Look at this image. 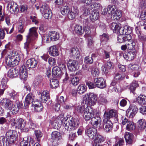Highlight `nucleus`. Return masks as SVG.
I'll use <instances>...</instances> for the list:
<instances>
[{"instance_id": "nucleus-1", "label": "nucleus", "mask_w": 146, "mask_h": 146, "mask_svg": "<svg viewBox=\"0 0 146 146\" xmlns=\"http://www.w3.org/2000/svg\"><path fill=\"white\" fill-rule=\"evenodd\" d=\"M77 111L83 113L84 118L86 120H89L94 116L95 113L94 110H93L90 106L85 104L79 106L77 108Z\"/></svg>"}, {"instance_id": "nucleus-2", "label": "nucleus", "mask_w": 146, "mask_h": 146, "mask_svg": "<svg viewBox=\"0 0 146 146\" xmlns=\"http://www.w3.org/2000/svg\"><path fill=\"white\" fill-rule=\"evenodd\" d=\"M37 29L33 27L29 29V32L27 36V41L24 44L25 48L27 52H28L32 45L33 40L35 39L37 36L36 32Z\"/></svg>"}, {"instance_id": "nucleus-3", "label": "nucleus", "mask_w": 146, "mask_h": 146, "mask_svg": "<svg viewBox=\"0 0 146 146\" xmlns=\"http://www.w3.org/2000/svg\"><path fill=\"white\" fill-rule=\"evenodd\" d=\"M79 124L78 120L72 118L69 119L68 121H66L64 124V126L66 129L70 132L76 129Z\"/></svg>"}, {"instance_id": "nucleus-4", "label": "nucleus", "mask_w": 146, "mask_h": 146, "mask_svg": "<svg viewBox=\"0 0 146 146\" xmlns=\"http://www.w3.org/2000/svg\"><path fill=\"white\" fill-rule=\"evenodd\" d=\"M97 95L93 93L86 94L84 97V101H85V104L94 105L97 102Z\"/></svg>"}, {"instance_id": "nucleus-5", "label": "nucleus", "mask_w": 146, "mask_h": 146, "mask_svg": "<svg viewBox=\"0 0 146 146\" xmlns=\"http://www.w3.org/2000/svg\"><path fill=\"white\" fill-rule=\"evenodd\" d=\"M17 57L16 58H14L11 56V55H8L5 59L7 64L11 67L18 65L20 61V57L19 55H18Z\"/></svg>"}, {"instance_id": "nucleus-6", "label": "nucleus", "mask_w": 146, "mask_h": 146, "mask_svg": "<svg viewBox=\"0 0 146 146\" xmlns=\"http://www.w3.org/2000/svg\"><path fill=\"white\" fill-rule=\"evenodd\" d=\"M11 125L17 129H22L25 125V122L21 118L16 119L13 118L11 119Z\"/></svg>"}, {"instance_id": "nucleus-7", "label": "nucleus", "mask_w": 146, "mask_h": 146, "mask_svg": "<svg viewBox=\"0 0 146 146\" xmlns=\"http://www.w3.org/2000/svg\"><path fill=\"white\" fill-rule=\"evenodd\" d=\"M17 135V133L14 130H8L6 134V137L7 141H8L11 144L13 143L15 141Z\"/></svg>"}, {"instance_id": "nucleus-8", "label": "nucleus", "mask_w": 146, "mask_h": 146, "mask_svg": "<svg viewBox=\"0 0 146 146\" xmlns=\"http://www.w3.org/2000/svg\"><path fill=\"white\" fill-rule=\"evenodd\" d=\"M109 10H111V18L114 20H117L121 16V12L116 9L114 6H110Z\"/></svg>"}, {"instance_id": "nucleus-9", "label": "nucleus", "mask_w": 146, "mask_h": 146, "mask_svg": "<svg viewBox=\"0 0 146 146\" xmlns=\"http://www.w3.org/2000/svg\"><path fill=\"white\" fill-rule=\"evenodd\" d=\"M129 69L131 70L134 76L137 77L140 74V71L141 70L140 66L137 64H130L128 65Z\"/></svg>"}, {"instance_id": "nucleus-10", "label": "nucleus", "mask_w": 146, "mask_h": 146, "mask_svg": "<svg viewBox=\"0 0 146 146\" xmlns=\"http://www.w3.org/2000/svg\"><path fill=\"white\" fill-rule=\"evenodd\" d=\"M138 109L137 106L134 105H131L126 111V113L129 117L132 118L137 113Z\"/></svg>"}, {"instance_id": "nucleus-11", "label": "nucleus", "mask_w": 146, "mask_h": 146, "mask_svg": "<svg viewBox=\"0 0 146 146\" xmlns=\"http://www.w3.org/2000/svg\"><path fill=\"white\" fill-rule=\"evenodd\" d=\"M62 138L60 132L54 131L52 133L51 139L53 140L52 143L54 145H58L59 141Z\"/></svg>"}, {"instance_id": "nucleus-12", "label": "nucleus", "mask_w": 146, "mask_h": 146, "mask_svg": "<svg viewBox=\"0 0 146 146\" xmlns=\"http://www.w3.org/2000/svg\"><path fill=\"white\" fill-rule=\"evenodd\" d=\"M103 128L104 130L107 132H108L112 129L113 124L109 119L104 118Z\"/></svg>"}, {"instance_id": "nucleus-13", "label": "nucleus", "mask_w": 146, "mask_h": 146, "mask_svg": "<svg viewBox=\"0 0 146 146\" xmlns=\"http://www.w3.org/2000/svg\"><path fill=\"white\" fill-rule=\"evenodd\" d=\"M94 81L96 87L98 88H104L106 86L105 82L102 78H95Z\"/></svg>"}, {"instance_id": "nucleus-14", "label": "nucleus", "mask_w": 146, "mask_h": 146, "mask_svg": "<svg viewBox=\"0 0 146 146\" xmlns=\"http://www.w3.org/2000/svg\"><path fill=\"white\" fill-rule=\"evenodd\" d=\"M117 114L115 110H111L108 112L105 111L104 115V118L105 119L109 120L113 117L116 118L117 117Z\"/></svg>"}, {"instance_id": "nucleus-15", "label": "nucleus", "mask_w": 146, "mask_h": 146, "mask_svg": "<svg viewBox=\"0 0 146 146\" xmlns=\"http://www.w3.org/2000/svg\"><path fill=\"white\" fill-rule=\"evenodd\" d=\"M86 133L90 139H94L97 134V129L94 128H90L86 131Z\"/></svg>"}, {"instance_id": "nucleus-16", "label": "nucleus", "mask_w": 146, "mask_h": 146, "mask_svg": "<svg viewBox=\"0 0 146 146\" xmlns=\"http://www.w3.org/2000/svg\"><path fill=\"white\" fill-rule=\"evenodd\" d=\"M1 104L7 110H9L13 106V103L11 100L6 98L3 99L0 102Z\"/></svg>"}, {"instance_id": "nucleus-17", "label": "nucleus", "mask_w": 146, "mask_h": 146, "mask_svg": "<svg viewBox=\"0 0 146 146\" xmlns=\"http://www.w3.org/2000/svg\"><path fill=\"white\" fill-rule=\"evenodd\" d=\"M34 96L32 93H29L27 95L26 97L25 101L24 103V108H27L29 105L33 103V101Z\"/></svg>"}, {"instance_id": "nucleus-18", "label": "nucleus", "mask_w": 146, "mask_h": 146, "mask_svg": "<svg viewBox=\"0 0 146 146\" xmlns=\"http://www.w3.org/2000/svg\"><path fill=\"white\" fill-rule=\"evenodd\" d=\"M101 120L100 117L98 116H96L94 114V116L91 119V123L92 125L95 127H99L100 125Z\"/></svg>"}, {"instance_id": "nucleus-19", "label": "nucleus", "mask_w": 146, "mask_h": 146, "mask_svg": "<svg viewBox=\"0 0 146 146\" xmlns=\"http://www.w3.org/2000/svg\"><path fill=\"white\" fill-rule=\"evenodd\" d=\"M111 29L113 30L114 32H118L121 34L122 28L121 25L120 23H112L111 26Z\"/></svg>"}, {"instance_id": "nucleus-20", "label": "nucleus", "mask_w": 146, "mask_h": 146, "mask_svg": "<svg viewBox=\"0 0 146 146\" xmlns=\"http://www.w3.org/2000/svg\"><path fill=\"white\" fill-rule=\"evenodd\" d=\"M135 55V51L131 50L125 53L123 57L126 60L130 61L134 59Z\"/></svg>"}, {"instance_id": "nucleus-21", "label": "nucleus", "mask_w": 146, "mask_h": 146, "mask_svg": "<svg viewBox=\"0 0 146 146\" xmlns=\"http://www.w3.org/2000/svg\"><path fill=\"white\" fill-rule=\"evenodd\" d=\"M77 62L74 60L70 59L67 64L68 69L70 71H75L77 69Z\"/></svg>"}, {"instance_id": "nucleus-22", "label": "nucleus", "mask_w": 146, "mask_h": 146, "mask_svg": "<svg viewBox=\"0 0 146 146\" xmlns=\"http://www.w3.org/2000/svg\"><path fill=\"white\" fill-rule=\"evenodd\" d=\"M70 55L74 58L78 59L80 56V52L77 48H72L70 50Z\"/></svg>"}, {"instance_id": "nucleus-23", "label": "nucleus", "mask_w": 146, "mask_h": 146, "mask_svg": "<svg viewBox=\"0 0 146 146\" xmlns=\"http://www.w3.org/2000/svg\"><path fill=\"white\" fill-rule=\"evenodd\" d=\"M48 52L49 54L53 56H56L59 55L58 49L55 46H52L50 47Z\"/></svg>"}, {"instance_id": "nucleus-24", "label": "nucleus", "mask_w": 146, "mask_h": 146, "mask_svg": "<svg viewBox=\"0 0 146 146\" xmlns=\"http://www.w3.org/2000/svg\"><path fill=\"white\" fill-rule=\"evenodd\" d=\"M37 64V61L34 58L28 60L26 62V65L29 68H34L36 67Z\"/></svg>"}, {"instance_id": "nucleus-25", "label": "nucleus", "mask_w": 146, "mask_h": 146, "mask_svg": "<svg viewBox=\"0 0 146 146\" xmlns=\"http://www.w3.org/2000/svg\"><path fill=\"white\" fill-rule=\"evenodd\" d=\"M19 70L16 68L9 70L7 73V76L10 78H13L19 75Z\"/></svg>"}, {"instance_id": "nucleus-26", "label": "nucleus", "mask_w": 146, "mask_h": 146, "mask_svg": "<svg viewBox=\"0 0 146 146\" xmlns=\"http://www.w3.org/2000/svg\"><path fill=\"white\" fill-rule=\"evenodd\" d=\"M52 75H54L56 78L59 77L62 74V71L58 66H55L52 68Z\"/></svg>"}, {"instance_id": "nucleus-27", "label": "nucleus", "mask_w": 146, "mask_h": 146, "mask_svg": "<svg viewBox=\"0 0 146 146\" xmlns=\"http://www.w3.org/2000/svg\"><path fill=\"white\" fill-rule=\"evenodd\" d=\"M138 127L139 129L141 130H145L146 133V123L145 122V120L141 119L139 120L137 122Z\"/></svg>"}, {"instance_id": "nucleus-28", "label": "nucleus", "mask_w": 146, "mask_h": 146, "mask_svg": "<svg viewBox=\"0 0 146 146\" xmlns=\"http://www.w3.org/2000/svg\"><path fill=\"white\" fill-rule=\"evenodd\" d=\"M133 135L132 133L128 132H126L125 135V138L127 143L131 144L133 142Z\"/></svg>"}, {"instance_id": "nucleus-29", "label": "nucleus", "mask_w": 146, "mask_h": 146, "mask_svg": "<svg viewBox=\"0 0 146 146\" xmlns=\"http://www.w3.org/2000/svg\"><path fill=\"white\" fill-rule=\"evenodd\" d=\"M41 101L42 102L46 103L48 99L50 98L49 93L47 91H44L41 94Z\"/></svg>"}, {"instance_id": "nucleus-30", "label": "nucleus", "mask_w": 146, "mask_h": 146, "mask_svg": "<svg viewBox=\"0 0 146 146\" xmlns=\"http://www.w3.org/2000/svg\"><path fill=\"white\" fill-rule=\"evenodd\" d=\"M50 40L52 41H55L58 39L59 36L58 33L55 31L50 32L49 33Z\"/></svg>"}, {"instance_id": "nucleus-31", "label": "nucleus", "mask_w": 146, "mask_h": 146, "mask_svg": "<svg viewBox=\"0 0 146 146\" xmlns=\"http://www.w3.org/2000/svg\"><path fill=\"white\" fill-rule=\"evenodd\" d=\"M138 103L141 105H146V96L140 94L137 98Z\"/></svg>"}, {"instance_id": "nucleus-32", "label": "nucleus", "mask_w": 146, "mask_h": 146, "mask_svg": "<svg viewBox=\"0 0 146 146\" xmlns=\"http://www.w3.org/2000/svg\"><path fill=\"white\" fill-rule=\"evenodd\" d=\"M78 10L75 7H73L71 8L70 11H69L67 13L68 18L70 19H73L75 17V14L78 12Z\"/></svg>"}, {"instance_id": "nucleus-33", "label": "nucleus", "mask_w": 146, "mask_h": 146, "mask_svg": "<svg viewBox=\"0 0 146 146\" xmlns=\"http://www.w3.org/2000/svg\"><path fill=\"white\" fill-rule=\"evenodd\" d=\"M70 84H71L74 86H76L78 83L79 79L74 76H70Z\"/></svg>"}, {"instance_id": "nucleus-34", "label": "nucleus", "mask_w": 146, "mask_h": 146, "mask_svg": "<svg viewBox=\"0 0 146 146\" xmlns=\"http://www.w3.org/2000/svg\"><path fill=\"white\" fill-rule=\"evenodd\" d=\"M112 64L113 63L111 62H108L104 66H102V71L104 72H106L108 69H110L112 67Z\"/></svg>"}, {"instance_id": "nucleus-35", "label": "nucleus", "mask_w": 146, "mask_h": 146, "mask_svg": "<svg viewBox=\"0 0 146 146\" xmlns=\"http://www.w3.org/2000/svg\"><path fill=\"white\" fill-rule=\"evenodd\" d=\"M11 144L9 143L6 139L3 136L0 137V146H9Z\"/></svg>"}, {"instance_id": "nucleus-36", "label": "nucleus", "mask_w": 146, "mask_h": 146, "mask_svg": "<svg viewBox=\"0 0 146 146\" xmlns=\"http://www.w3.org/2000/svg\"><path fill=\"white\" fill-rule=\"evenodd\" d=\"M94 140L95 143H100L104 141V138L102 135L97 134Z\"/></svg>"}, {"instance_id": "nucleus-37", "label": "nucleus", "mask_w": 146, "mask_h": 146, "mask_svg": "<svg viewBox=\"0 0 146 146\" xmlns=\"http://www.w3.org/2000/svg\"><path fill=\"white\" fill-rule=\"evenodd\" d=\"M99 17V13L98 12L93 11L90 16V19L92 21H94L97 20Z\"/></svg>"}, {"instance_id": "nucleus-38", "label": "nucleus", "mask_w": 146, "mask_h": 146, "mask_svg": "<svg viewBox=\"0 0 146 146\" xmlns=\"http://www.w3.org/2000/svg\"><path fill=\"white\" fill-rule=\"evenodd\" d=\"M59 84V82L57 79H52L50 80V87L52 88H57Z\"/></svg>"}, {"instance_id": "nucleus-39", "label": "nucleus", "mask_w": 146, "mask_h": 146, "mask_svg": "<svg viewBox=\"0 0 146 146\" xmlns=\"http://www.w3.org/2000/svg\"><path fill=\"white\" fill-rule=\"evenodd\" d=\"M74 30L77 34L82 35L84 32V29L82 27L79 25H76L75 27Z\"/></svg>"}, {"instance_id": "nucleus-40", "label": "nucleus", "mask_w": 146, "mask_h": 146, "mask_svg": "<svg viewBox=\"0 0 146 146\" xmlns=\"http://www.w3.org/2000/svg\"><path fill=\"white\" fill-rule=\"evenodd\" d=\"M7 79L5 77L2 79L1 86L2 88V89L4 91L8 87V86L7 85Z\"/></svg>"}, {"instance_id": "nucleus-41", "label": "nucleus", "mask_w": 146, "mask_h": 146, "mask_svg": "<svg viewBox=\"0 0 146 146\" xmlns=\"http://www.w3.org/2000/svg\"><path fill=\"white\" fill-rule=\"evenodd\" d=\"M40 11L42 13H46L48 10H50L49 9V6L46 3H43L42 6L40 7Z\"/></svg>"}, {"instance_id": "nucleus-42", "label": "nucleus", "mask_w": 146, "mask_h": 146, "mask_svg": "<svg viewBox=\"0 0 146 146\" xmlns=\"http://www.w3.org/2000/svg\"><path fill=\"white\" fill-rule=\"evenodd\" d=\"M86 87L85 85H80L78 87L77 92L79 94H82L86 91Z\"/></svg>"}, {"instance_id": "nucleus-43", "label": "nucleus", "mask_w": 146, "mask_h": 146, "mask_svg": "<svg viewBox=\"0 0 146 146\" xmlns=\"http://www.w3.org/2000/svg\"><path fill=\"white\" fill-rule=\"evenodd\" d=\"M34 134L37 141L38 142H40L43 135L42 133L40 131L38 130L35 131Z\"/></svg>"}, {"instance_id": "nucleus-44", "label": "nucleus", "mask_w": 146, "mask_h": 146, "mask_svg": "<svg viewBox=\"0 0 146 146\" xmlns=\"http://www.w3.org/2000/svg\"><path fill=\"white\" fill-rule=\"evenodd\" d=\"M60 11L62 15H66L68 12L70 11V7L67 6L62 7L60 9Z\"/></svg>"}, {"instance_id": "nucleus-45", "label": "nucleus", "mask_w": 146, "mask_h": 146, "mask_svg": "<svg viewBox=\"0 0 146 146\" xmlns=\"http://www.w3.org/2000/svg\"><path fill=\"white\" fill-rule=\"evenodd\" d=\"M42 77L40 76L36 77L33 82V84L35 86H37L41 84L42 81Z\"/></svg>"}, {"instance_id": "nucleus-46", "label": "nucleus", "mask_w": 146, "mask_h": 146, "mask_svg": "<svg viewBox=\"0 0 146 146\" xmlns=\"http://www.w3.org/2000/svg\"><path fill=\"white\" fill-rule=\"evenodd\" d=\"M124 143L123 138H117L116 139L115 146H122Z\"/></svg>"}, {"instance_id": "nucleus-47", "label": "nucleus", "mask_w": 146, "mask_h": 146, "mask_svg": "<svg viewBox=\"0 0 146 146\" xmlns=\"http://www.w3.org/2000/svg\"><path fill=\"white\" fill-rule=\"evenodd\" d=\"M126 28H125L123 29L122 28V32L121 33L122 35H124V34H129L131 33L132 32V29L129 26H127L126 27Z\"/></svg>"}, {"instance_id": "nucleus-48", "label": "nucleus", "mask_w": 146, "mask_h": 146, "mask_svg": "<svg viewBox=\"0 0 146 146\" xmlns=\"http://www.w3.org/2000/svg\"><path fill=\"white\" fill-rule=\"evenodd\" d=\"M135 129V125L134 123L130 121L128 122L127 125L126 129L128 130H131L134 129Z\"/></svg>"}, {"instance_id": "nucleus-49", "label": "nucleus", "mask_w": 146, "mask_h": 146, "mask_svg": "<svg viewBox=\"0 0 146 146\" xmlns=\"http://www.w3.org/2000/svg\"><path fill=\"white\" fill-rule=\"evenodd\" d=\"M125 77V75L123 73H117L115 74L114 78L117 81L122 80Z\"/></svg>"}, {"instance_id": "nucleus-50", "label": "nucleus", "mask_w": 146, "mask_h": 146, "mask_svg": "<svg viewBox=\"0 0 146 146\" xmlns=\"http://www.w3.org/2000/svg\"><path fill=\"white\" fill-rule=\"evenodd\" d=\"M127 47V49L129 50H131L134 51L135 50L134 47L135 45V43L133 41H130L129 43L126 44Z\"/></svg>"}, {"instance_id": "nucleus-51", "label": "nucleus", "mask_w": 146, "mask_h": 146, "mask_svg": "<svg viewBox=\"0 0 146 146\" xmlns=\"http://www.w3.org/2000/svg\"><path fill=\"white\" fill-rule=\"evenodd\" d=\"M43 16L46 19H50L52 15V13L51 10H48L46 13L42 14Z\"/></svg>"}, {"instance_id": "nucleus-52", "label": "nucleus", "mask_w": 146, "mask_h": 146, "mask_svg": "<svg viewBox=\"0 0 146 146\" xmlns=\"http://www.w3.org/2000/svg\"><path fill=\"white\" fill-rule=\"evenodd\" d=\"M138 86V84L137 82L133 81L130 85L129 89L131 91L133 92L135 90L136 88Z\"/></svg>"}, {"instance_id": "nucleus-53", "label": "nucleus", "mask_w": 146, "mask_h": 146, "mask_svg": "<svg viewBox=\"0 0 146 146\" xmlns=\"http://www.w3.org/2000/svg\"><path fill=\"white\" fill-rule=\"evenodd\" d=\"M100 40L102 42H106L109 38L108 36L106 34L104 33L102 35L100 36Z\"/></svg>"}, {"instance_id": "nucleus-54", "label": "nucleus", "mask_w": 146, "mask_h": 146, "mask_svg": "<svg viewBox=\"0 0 146 146\" xmlns=\"http://www.w3.org/2000/svg\"><path fill=\"white\" fill-rule=\"evenodd\" d=\"M11 112L13 114H17L19 111V110L18 108L15 105H13L12 106H11L10 109H9Z\"/></svg>"}, {"instance_id": "nucleus-55", "label": "nucleus", "mask_w": 146, "mask_h": 146, "mask_svg": "<svg viewBox=\"0 0 146 146\" xmlns=\"http://www.w3.org/2000/svg\"><path fill=\"white\" fill-rule=\"evenodd\" d=\"M33 105H34L35 110V111L37 112H40L43 109V107L40 104L38 105H34L33 104Z\"/></svg>"}, {"instance_id": "nucleus-56", "label": "nucleus", "mask_w": 146, "mask_h": 146, "mask_svg": "<svg viewBox=\"0 0 146 146\" xmlns=\"http://www.w3.org/2000/svg\"><path fill=\"white\" fill-rule=\"evenodd\" d=\"M16 4V3H14L13 2H11L9 3L7 6L8 9H10L11 11H13L14 9H13V8H15Z\"/></svg>"}, {"instance_id": "nucleus-57", "label": "nucleus", "mask_w": 146, "mask_h": 146, "mask_svg": "<svg viewBox=\"0 0 146 146\" xmlns=\"http://www.w3.org/2000/svg\"><path fill=\"white\" fill-rule=\"evenodd\" d=\"M10 55H11V56L14 58H16L17 57V56L18 55H19L20 57V61L21 60L22 56V54H19L17 51L14 50L12 51L10 53Z\"/></svg>"}, {"instance_id": "nucleus-58", "label": "nucleus", "mask_w": 146, "mask_h": 146, "mask_svg": "<svg viewBox=\"0 0 146 146\" xmlns=\"http://www.w3.org/2000/svg\"><path fill=\"white\" fill-rule=\"evenodd\" d=\"M91 7L92 9H94L96 10L100 9L102 7L100 4L99 3H95L91 5Z\"/></svg>"}, {"instance_id": "nucleus-59", "label": "nucleus", "mask_w": 146, "mask_h": 146, "mask_svg": "<svg viewBox=\"0 0 146 146\" xmlns=\"http://www.w3.org/2000/svg\"><path fill=\"white\" fill-rule=\"evenodd\" d=\"M19 77L23 81H25L27 77V72H24L23 73H19Z\"/></svg>"}, {"instance_id": "nucleus-60", "label": "nucleus", "mask_w": 146, "mask_h": 146, "mask_svg": "<svg viewBox=\"0 0 146 146\" xmlns=\"http://www.w3.org/2000/svg\"><path fill=\"white\" fill-rule=\"evenodd\" d=\"M42 40L43 42L48 43L51 40H50L49 34L44 35L42 37Z\"/></svg>"}, {"instance_id": "nucleus-61", "label": "nucleus", "mask_w": 146, "mask_h": 146, "mask_svg": "<svg viewBox=\"0 0 146 146\" xmlns=\"http://www.w3.org/2000/svg\"><path fill=\"white\" fill-rule=\"evenodd\" d=\"M28 127L30 128L34 129L36 127V125L31 119H29L28 123Z\"/></svg>"}, {"instance_id": "nucleus-62", "label": "nucleus", "mask_w": 146, "mask_h": 146, "mask_svg": "<svg viewBox=\"0 0 146 146\" xmlns=\"http://www.w3.org/2000/svg\"><path fill=\"white\" fill-rule=\"evenodd\" d=\"M9 94L10 96L13 99L17 98L18 96L17 93L14 90H11Z\"/></svg>"}, {"instance_id": "nucleus-63", "label": "nucleus", "mask_w": 146, "mask_h": 146, "mask_svg": "<svg viewBox=\"0 0 146 146\" xmlns=\"http://www.w3.org/2000/svg\"><path fill=\"white\" fill-rule=\"evenodd\" d=\"M24 25L21 22H20L18 26V31L20 33H22L24 31L23 29Z\"/></svg>"}, {"instance_id": "nucleus-64", "label": "nucleus", "mask_w": 146, "mask_h": 146, "mask_svg": "<svg viewBox=\"0 0 146 146\" xmlns=\"http://www.w3.org/2000/svg\"><path fill=\"white\" fill-rule=\"evenodd\" d=\"M91 73L92 75L93 76L96 77L99 75V71L98 69L95 68L92 70Z\"/></svg>"}]
</instances>
